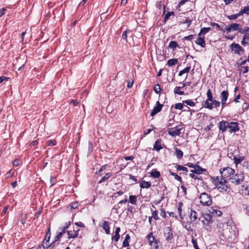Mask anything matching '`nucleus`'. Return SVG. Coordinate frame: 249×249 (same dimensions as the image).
I'll use <instances>...</instances> for the list:
<instances>
[{
  "instance_id": "obj_1",
  "label": "nucleus",
  "mask_w": 249,
  "mask_h": 249,
  "mask_svg": "<svg viewBox=\"0 0 249 249\" xmlns=\"http://www.w3.org/2000/svg\"><path fill=\"white\" fill-rule=\"evenodd\" d=\"M211 179L219 192L229 193L231 191V188L226 185L227 180L225 179L219 178L218 177H213Z\"/></svg>"
},
{
  "instance_id": "obj_2",
  "label": "nucleus",
  "mask_w": 249,
  "mask_h": 249,
  "mask_svg": "<svg viewBox=\"0 0 249 249\" xmlns=\"http://www.w3.org/2000/svg\"><path fill=\"white\" fill-rule=\"evenodd\" d=\"M200 202L203 205L209 206L212 203L211 196L206 193H202L199 196Z\"/></svg>"
},
{
  "instance_id": "obj_3",
  "label": "nucleus",
  "mask_w": 249,
  "mask_h": 249,
  "mask_svg": "<svg viewBox=\"0 0 249 249\" xmlns=\"http://www.w3.org/2000/svg\"><path fill=\"white\" fill-rule=\"evenodd\" d=\"M234 170L230 167L221 168L220 170L221 174L220 178L225 179L227 178L230 177L231 175L234 174Z\"/></svg>"
},
{
  "instance_id": "obj_4",
  "label": "nucleus",
  "mask_w": 249,
  "mask_h": 249,
  "mask_svg": "<svg viewBox=\"0 0 249 249\" xmlns=\"http://www.w3.org/2000/svg\"><path fill=\"white\" fill-rule=\"evenodd\" d=\"M231 181L235 185L241 184L244 179V176L242 173L232 175L231 177Z\"/></svg>"
},
{
  "instance_id": "obj_5",
  "label": "nucleus",
  "mask_w": 249,
  "mask_h": 249,
  "mask_svg": "<svg viewBox=\"0 0 249 249\" xmlns=\"http://www.w3.org/2000/svg\"><path fill=\"white\" fill-rule=\"evenodd\" d=\"M230 48L231 51L234 53L238 55H241V53H243L244 52V50L240 46L239 44L233 43L230 45Z\"/></svg>"
},
{
  "instance_id": "obj_6",
  "label": "nucleus",
  "mask_w": 249,
  "mask_h": 249,
  "mask_svg": "<svg viewBox=\"0 0 249 249\" xmlns=\"http://www.w3.org/2000/svg\"><path fill=\"white\" fill-rule=\"evenodd\" d=\"M239 124L238 122L229 121L228 126L229 132L231 133L238 131L240 129Z\"/></svg>"
},
{
  "instance_id": "obj_7",
  "label": "nucleus",
  "mask_w": 249,
  "mask_h": 249,
  "mask_svg": "<svg viewBox=\"0 0 249 249\" xmlns=\"http://www.w3.org/2000/svg\"><path fill=\"white\" fill-rule=\"evenodd\" d=\"M164 236L167 240H171L173 237L172 230L170 227H166L164 230Z\"/></svg>"
},
{
  "instance_id": "obj_8",
  "label": "nucleus",
  "mask_w": 249,
  "mask_h": 249,
  "mask_svg": "<svg viewBox=\"0 0 249 249\" xmlns=\"http://www.w3.org/2000/svg\"><path fill=\"white\" fill-rule=\"evenodd\" d=\"M79 230V229L76 228V229H73V230L68 231V238L69 239L76 238L78 236Z\"/></svg>"
},
{
  "instance_id": "obj_9",
  "label": "nucleus",
  "mask_w": 249,
  "mask_h": 249,
  "mask_svg": "<svg viewBox=\"0 0 249 249\" xmlns=\"http://www.w3.org/2000/svg\"><path fill=\"white\" fill-rule=\"evenodd\" d=\"M228 122L229 121H222L218 124V128L222 132L228 130Z\"/></svg>"
},
{
  "instance_id": "obj_10",
  "label": "nucleus",
  "mask_w": 249,
  "mask_h": 249,
  "mask_svg": "<svg viewBox=\"0 0 249 249\" xmlns=\"http://www.w3.org/2000/svg\"><path fill=\"white\" fill-rule=\"evenodd\" d=\"M181 129L177 128V126L175 127L169 128L168 130V134L172 136H179L180 133Z\"/></svg>"
},
{
  "instance_id": "obj_11",
  "label": "nucleus",
  "mask_w": 249,
  "mask_h": 249,
  "mask_svg": "<svg viewBox=\"0 0 249 249\" xmlns=\"http://www.w3.org/2000/svg\"><path fill=\"white\" fill-rule=\"evenodd\" d=\"M163 105L160 104L159 102V101L157 102L156 106L154 107L152 110L151 111L150 113V115L152 116H154L157 113L159 112L162 107Z\"/></svg>"
},
{
  "instance_id": "obj_12",
  "label": "nucleus",
  "mask_w": 249,
  "mask_h": 249,
  "mask_svg": "<svg viewBox=\"0 0 249 249\" xmlns=\"http://www.w3.org/2000/svg\"><path fill=\"white\" fill-rule=\"evenodd\" d=\"M205 169L200 167L198 165H196V166L194 168L193 170H191L192 173H195L197 175L202 174L203 172L205 171Z\"/></svg>"
},
{
  "instance_id": "obj_13",
  "label": "nucleus",
  "mask_w": 249,
  "mask_h": 249,
  "mask_svg": "<svg viewBox=\"0 0 249 249\" xmlns=\"http://www.w3.org/2000/svg\"><path fill=\"white\" fill-rule=\"evenodd\" d=\"M162 149V147L161 146V141L160 140H158L156 141L154 144V148L153 149L159 151L160 150Z\"/></svg>"
},
{
  "instance_id": "obj_14",
  "label": "nucleus",
  "mask_w": 249,
  "mask_h": 249,
  "mask_svg": "<svg viewBox=\"0 0 249 249\" xmlns=\"http://www.w3.org/2000/svg\"><path fill=\"white\" fill-rule=\"evenodd\" d=\"M102 228L105 231L106 234H110V226L107 221H104Z\"/></svg>"
},
{
  "instance_id": "obj_15",
  "label": "nucleus",
  "mask_w": 249,
  "mask_h": 249,
  "mask_svg": "<svg viewBox=\"0 0 249 249\" xmlns=\"http://www.w3.org/2000/svg\"><path fill=\"white\" fill-rule=\"evenodd\" d=\"M196 43L201 46L202 47H205V41L204 40V37H201V36H199V37L197 38L196 41Z\"/></svg>"
},
{
  "instance_id": "obj_16",
  "label": "nucleus",
  "mask_w": 249,
  "mask_h": 249,
  "mask_svg": "<svg viewBox=\"0 0 249 249\" xmlns=\"http://www.w3.org/2000/svg\"><path fill=\"white\" fill-rule=\"evenodd\" d=\"M190 218L192 222L197 221V213L195 211L191 210L190 214Z\"/></svg>"
},
{
  "instance_id": "obj_17",
  "label": "nucleus",
  "mask_w": 249,
  "mask_h": 249,
  "mask_svg": "<svg viewBox=\"0 0 249 249\" xmlns=\"http://www.w3.org/2000/svg\"><path fill=\"white\" fill-rule=\"evenodd\" d=\"M229 97L228 90H223L220 94L221 100L227 101Z\"/></svg>"
},
{
  "instance_id": "obj_18",
  "label": "nucleus",
  "mask_w": 249,
  "mask_h": 249,
  "mask_svg": "<svg viewBox=\"0 0 249 249\" xmlns=\"http://www.w3.org/2000/svg\"><path fill=\"white\" fill-rule=\"evenodd\" d=\"M231 31H238L241 25L238 23H233L230 24Z\"/></svg>"
},
{
  "instance_id": "obj_19",
  "label": "nucleus",
  "mask_w": 249,
  "mask_h": 249,
  "mask_svg": "<svg viewBox=\"0 0 249 249\" xmlns=\"http://www.w3.org/2000/svg\"><path fill=\"white\" fill-rule=\"evenodd\" d=\"M203 107L205 108H208L210 110L213 109V107L212 106V102H211V100H208V99H207L205 101V102L203 104Z\"/></svg>"
},
{
  "instance_id": "obj_20",
  "label": "nucleus",
  "mask_w": 249,
  "mask_h": 249,
  "mask_svg": "<svg viewBox=\"0 0 249 249\" xmlns=\"http://www.w3.org/2000/svg\"><path fill=\"white\" fill-rule=\"evenodd\" d=\"M147 240L151 246H153V244L154 243L155 238L153 235L152 232H150L148 234L147 236Z\"/></svg>"
},
{
  "instance_id": "obj_21",
  "label": "nucleus",
  "mask_w": 249,
  "mask_h": 249,
  "mask_svg": "<svg viewBox=\"0 0 249 249\" xmlns=\"http://www.w3.org/2000/svg\"><path fill=\"white\" fill-rule=\"evenodd\" d=\"M127 202V199L126 198H125L124 200H122L120 201L117 205H115L113 207V210H115L117 212V211L120 208V206L119 205L122 204L123 203H126Z\"/></svg>"
},
{
  "instance_id": "obj_22",
  "label": "nucleus",
  "mask_w": 249,
  "mask_h": 249,
  "mask_svg": "<svg viewBox=\"0 0 249 249\" xmlns=\"http://www.w3.org/2000/svg\"><path fill=\"white\" fill-rule=\"evenodd\" d=\"M205 221H207V224H210L213 222V217L210 214H205L203 216Z\"/></svg>"
},
{
  "instance_id": "obj_23",
  "label": "nucleus",
  "mask_w": 249,
  "mask_h": 249,
  "mask_svg": "<svg viewBox=\"0 0 249 249\" xmlns=\"http://www.w3.org/2000/svg\"><path fill=\"white\" fill-rule=\"evenodd\" d=\"M151 185V183L149 181L143 180L141 182L140 187L142 188H149Z\"/></svg>"
},
{
  "instance_id": "obj_24",
  "label": "nucleus",
  "mask_w": 249,
  "mask_h": 249,
  "mask_svg": "<svg viewBox=\"0 0 249 249\" xmlns=\"http://www.w3.org/2000/svg\"><path fill=\"white\" fill-rule=\"evenodd\" d=\"M130 240V237L129 234H126L125 239L123 243V247H125L129 246V241Z\"/></svg>"
},
{
  "instance_id": "obj_25",
  "label": "nucleus",
  "mask_w": 249,
  "mask_h": 249,
  "mask_svg": "<svg viewBox=\"0 0 249 249\" xmlns=\"http://www.w3.org/2000/svg\"><path fill=\"white\" fill-rule=\"evenodd\" d=\"M211 30V28L210 27H203L201 28L200 32L198 34V36H201L202 35H204L205 34L208 33Z\"/></svg>"
},
{
  "instance_id": "obj_26",
  "label": "nucleus",
  "mask_w": 249,
  "mask_h": 249,
  "mask_svg": "<svg viewBox=\"0 0 249 249\" xmlns=\"http://www.w3.org/2000/svg\"><path fill=\"white\" fill-rule=\"evenodd\" d=\"M175 155H176V157H177V158L179 159L182 158L183 156V152L181 150L178 149L177 148H175Z\"/></svg>"
},
{
  "instance_id": "obj_27",
  "label": "nucleus",
  "mask_w": 249,
  "mask_h": 249,
  "mask_svg": "<svg viewBox=\"0 0 249 249\" xmlns=\"http://www.w3.org/2000/svg\"><path fill=\"white\" fill-rule=\"evenodd\" d=\"M160 173L156 169H153L151 172V176L154 178H158L160 177Z\"/></svg>"
},
{
  "instance_id": "obj_28",
  "label": "nucleus",
  "mask_w": 249,
  "mask_h": 249,
  "mask_svg": "<svg viewBox=\"0 0 249 249\" xmlns=\"http://www.w3.org/2000/svg\"><path fill=\"white\" fill-rule=\"evenodd\" d=\"M177 59H171L167 61V65L169 67H171L176 65L178 63Z\"/></svg>"
},
{
  "instance_id": "obj_29",
  "label": "nucleus",
  "mask_w": 249,
  "mask_h": 249,
  "mask_svg": "<svg viewBox=\"0 0 249 249\" xmlns=\"http://www.w3.org/2000/svg\"><path fill=\"white\" fill-rule=\"evenodd\" d=\"M244 160V158L242 156H239L237 157L236 156L233 157V160L234 161V163L237 165L240 163Z\"/></svg>"
},
{
  "instance_id": "obj_30",
  "label": "nucleus",
  "mask_w": 249,
  "mask_h": 249,
  "mask_svg": "<svg viewBox=\"0 0 249 249\" xmlns=\"http://www.w3.org/2000/svg\"><path fill=\"white\" fill-rule=\"evenodd\" d=\"M182 87H176L174 90V92L175 94H178L180 95H183L184 94V92L180 90V89H182Z\"/></svg>"
},
{
  "instance_id": "obj_31",
  "label": "nucleus",
  "mask_w": 249,
  "mask_h": 249,
  "mask_svg": "<svg viewBox=\"0 0 249 249\" xmlns=\"http://www.w3.org/2000/svg\"><path fill=\"white\" fill-rule=\"evenodd\" d=\"M240 14L241 15H243V14H249V5L247 6H246L244 7L240 12Z\"/></svg>"
},
{
  "instance_id": "obj_32",
  "label": "nucleus",
  "mask_w": 249,
  "mask_h": 249,
  "mask_svg": "<svg viewBox=\"0 0 249 249\" xmlns=\"http://www.w3.org/2000/svg\"><path fill=\"white\" fill-rule=\"evenodd\" d=\"M178 47V45L177 42L176 41H171L168 45V48L173 49H175L176 47Z\"/></svg>"
},
{
  "instance_id": "obj_33",
  "label": "nucleus",
  "mask_w": 249,
  "mask_h": 249,
  "mask_svg": "<svg viewBox=\"0 0 249 249\" xmlns=\"http://www.w3.org/2000/svg\"><path fill=\"white\" fill-rule=\"evenodd\" d=\"M129 201L130 203L136 205L137 197L136 196H130L129 197Z\"/></svg>"
},
{
  "instance_id": "obj_34",
  "label": "nucleus",
  "mask_w": 249,
  "mask_h": 249,
  "mask_svg": "<svg viewBox=\"0 0 249 249\" xmlns=\"http://www.w3.org/2000/svg\"><path fill=\"white\" fill-rule=\"evenodd\" d=\"M111 176V174L110 173H107L105 176H104L99 181V183H101L105 181L108 178H109Z\"/></svg>"
},
{
  "instance_id": "obj_35",
  "label": "nucleus",
  "mask_w": 249,
  "mask_h": 249,
  "mask_svg": "<svg viewBox=\"0 0 249 249\" xmlns=\"http://www.w3.org/2000/svg\"><path fill=\"white\" fill-rule=\"evenodd\" d=\"M191 67H187L184 69L180 71L178 73V76H181L185 73H188L190 70Z\"/></svg>"
},
{
  "instance_id": "obj_36",
  "label": "nucleus",
  "mask_w": 249,
  "mask_h": 249,
  "mask_svg": "<svg viewBox=\"0 0 249 249\" xmlns=\"http://www.w3.org/2000/svg\"><path fill=\"white\" fill-rule=\"evenodd\" d=\"M169 173H170V174L171 176L174 177L175 178L176 180L179 181V182H181L182 181L181 178L180 176H178L176 173H174V172H172L171 171H169Z\"/></svg>"
},
{
  "instance_id": "obj_37",
  "label": "nucleus",
  "mask_w": 249,
  "mask_h": 249,
  "mask_svg": "<svg viewBox=\"0 0 249 249\" xmlns=\"http://www.w3.org/2000/svg\"><path fill=\"white\" fill-rule=\"evenodd\" d=\"M241 15L240 14L239 12L236 14H233L230 16H228L227 17L228 18H229L230 20H235L236 18H237L239 16H240Z\"/></svg>"
},
{
  "instance_id": "obj_38",
  "label": "nucleus",
  "mask_w": 249,
  "mask_h": 249,
  "mask_svg": "<svg viewBox=\"0 0 249 249\" xmlns=\"http://www.w3.org/2000/svg\"><path fill=\"white\" fill-rule=\"evenodd\" d=\"M183 103H185L188 106L191 107H194L196 105V103L191 100H186L183 101Z\"/></svg>"
},
{
  "instance_id": "obj_39",
  "label": "nucleus",
  "mask_w": 249,
  "mask_h": 249,
  "mask_svg": "<svg viewBox=\"0 0 249 249\" xmlns=\"http://www.w3.org/2000/svg\"><path fill=\"white\" fill-rule=\"evenodd\" d=\"M183 205V203L182 202H179L178 204V212L179 213V216H180V217L181 219H183V217L181 215V211H182V209H181V207H182V206Z\"/></svg>"
},
{
  "instance_id": "obj_40",
  "label": "nucleus",
  "mask_w": 249,
  "mask_h": 249,
  "mask_svg": "<svg viewBox=\"0 0 249 249\" xmlns=\"http://www.w3.org/2000/svg\"><path fill=\"white\" fill-rule=\"evenodd\" d=\"M207 99H208V100H211V102L213 101V95H212V92H211V90L210 89H209L207 90Z\"/></svg>"
},
{
  "instance_id": "obj_41",
  "label": "nucleus",
  "mask_w": 249,
  "mask_h": 249,
  "mask_svg": "<svg viewBox=\"0 0 249 249\" xmlns=\"http://www.w3.org/2000/svg\"><path fill=\"white\" fill-rule=\"evenodd\" d=\"M212 106L213 107H220V102L219 101H218L216 100H213V101H211Z\"/></svg>"
},
{
  "instance_id": "obj_42",
  "label": "nucleus",
  "mask_w": 249,
  "mask_h": 249,
  "mask_svg": "<svg viewBox=\"0 0 249 249\" xmlns=\"http://www.w3.org/2000/svg\"><path fill=\"white\" fill-rule=\"evenodd\" d=\"M171 15H174V13L173 12H167V14L165 15L164 19V22H166L169 18Z\"/></svg>"
},
{
  "instance_id": "obj_43",
  "label": "nucleus",
  "mask_w": 249,
  "mask_h": 249,
  "mask_svg": "<svg viewBox=\"0 0 249 249\" xmlns=\"http://www.w3.org/2000/svg\"><path fill=\"white\" fill-rule=\"evenodd\" d=\"M190 177L191 178H194L195 179H197L199 180H202L201 177L199 176V175H195L194 174H190Z\"/></svg>"
},
{
  "instance_id": "obj_44",
  "label": "nucleus",
  "mask_w": 249,
  "mask_h": 249,
  "mask_svg": "<svg viewBox=\"0 0 249 249\" xmlns=\"http://www.w3.org/2000/svg\"><path fill=\"white\" fill-rule=\"evenodd\" d=\"M153 90L156 93H159L162 89L159 84H158L154 87Z\"/></svg>"
},
{
  "instance_id": "obj_45",
  "label": "nucleus",
  "mask_w": 249,
  "mask_h": 249,
  "mask_svg": "<svg viewBox=\"0 0 249 249\" xmlns=\"http://www.w3.org/2000/svg\"><path fill=\"white\" fill-rule=\"evenodd\" d=\"M176 168L178 171L182 170V171H188L187 168L184 167L180 165H177L176 166Z\"/></svg>"
},
{
  "instance_id": "obj_46",
  "label": "nucleus",
  "mask_w": 249,
  "mask_h": 249,
  "mask_svg": "<svg viewBox=\"0 0 249 249\" xmlns=\"http://www.w3.org/2000/svg\"><path fill=\"white\" fill-rule=\"evenodd\" d=\"M50 237V229H49L48 231L46 233V237H45V240H46V242H45L44 244H46V246H48V244H47V243L49 242Z\"/></svg>"
},
{
  "instance_id": "obj_47",
  "label": "nucleus",
  "mask_w": 249,
  "mask_h": 249,
  "mask_svg": "<svg viewBox=\"0 0 249 249\" xmlns=\"http://www.w3.org/2000/svg\"><path fill=\"white\" fill-rule=\"evenodd\" d=\"M249 68L248 66H241L240 71L243 73H247L249 71Z\"/></svg>"
},
{
  "instance_id": "obj_48",
  "label": "nucleus",
  "mask_w": 249,
  "mask_h": 249,
  "mask_svg": "<svg viewBox=\"0 0 249 249\" xmlns=\"http://www.w3.org/2000/svg\"><path fill=\"white\" fill-rule=\"evenodd\" d=\"M152 216L154 219L156 220H157L158 219H159V217L158 216V211L155 210V211H153V212L152 213Z\"/></svg>"
},
{
  "instance_id": "obj_49",
  "label": "nucleus",
  "mask_w": 249,
  "mask_h": 249,
  "mask_svg": "<svg viewBox=\"0 0 249 249\" xmlns=\"http://www.w3.org/2000/svg\"><path fill=\"white\" fill-rule=\"evenodd\" d=\"M47 143L48 145L49 146H53L55 145L56 143V142L55 140H50L47 141Z\"/></svg>"
},
{
  "instance_id": "obj_50",
  "label": "nucleus",
  "mask_w": 249,
  "mask_h": 249,
  "mask_svg": "<svg viewBox=\"0 0 249 249\" xmlns=\"http://www.w3.org/2000/svg\"><path fill=\"white\" fill-rule=\"evenodd\" d=\"M183 106L182 103H177L175 105V108L177 109L182 110L183 109Z\"/></svg>"
},
{
  "instance_id": "obj_51",
  "label": "nucleus",
  "mask_w": 249,
  "mask_h": 249,
  "mask_svg": "<svg viewBox=\"0 0 249 249\" xmlns=\"http://www.w3.org/2000/svg\"><path fill=\"white\" fill-rule=\"evenodd\" d=\"M71 209H75L78 208L79 204L77 202L71 203L70 205Z\"/></svg>"
},
{
  "instance_id": "obj_52",
  "label": "nucleus",
  "mask_w": 249,
  "mask_h": 249,
  "mask_svg": "<svg viewBox=\"0 0 249 249\" xmlns=\"http://www.w3.org/2000/svg\"><path fill=\"white\" fill-rule=\"evenodd\" d=\"M120 238V234L118 233H115V235L112 237V240L117 242Z\"/></svg>"
},
{
  "instance_id": "obj_53",
  "label": "nucleus",
  "mask_w": 249,
  "mask_h": 249,
  "mask_svg": "<svg viewBox=\"0 0 249 249\" xmlns=\"http://www.w3.org/2000/svg\"><path fill=\"white\" fill-rule=\"evenodd\" d=\"M195 36V35H189L188 36H185L183 39L184 40H192L194 38V37Z\"/></svg>"
},
{
  "instance_id": "obj_54",
  "label": "nucleus",
  "mask_w": 249,
  "mask_h": 249,
  "mask_svg": "<svg viewBox=\"0 0 249 249\" xmlns=\"http://www.w3.org/2000/svg\"><path fill=\"white\" fill-rule=\"evenodd\" d=\"M213 126V124L212 123H211L209 125L204 128V130L205 131L208 132L210 130Z\"/></svg>"
},
{
  "instance_id": "obj_55",
  "label": "nucleus",
  "mask_w": 249,
  "mask_h": 249,
  "mask_svg": "<svg viewBox=\"0 0 249 249\" xmlns=\"http://www.w3.org/2000/svg\"><path fill=\"white\" fill-rule=\"evenodd\" d=\"M210 24L212 26L215 27L218 30H222V28H220L219 25L216 23L211 22L210 23Z\"/></svg>"
},
{
  "instance_id": "obj_56",
  "label": "nucleus",
  "mask_w": 249,
  "mask_h": 249,
  "mask_svg": "<svg viewBox=\"0 0 249 249\" xmlns=\"http://www.w3.org/2000/svg\"><path fill=\"white\" fill-rule=\"evenodd\" d=\"M212 213H213V215H216L218 216H221L222 214V212L220 211L215 210H213V212Z\"/></svg>"
},
{
  "instance_id": "obj_57",
  "label": "nucleus",
  "mask_w": 249,
  "mask_h": 249,
  "mask_svg": "<svg viewBox=\"0 0 249 249\" xmlns=\"http://www.w3.org/2000/svg\"><path fill=\"white\" fill-rule=\"evenodd\" d=\"M248 41H247V37L246 35H244L243 37V40L242 41V44L244 46H245L246 44H248Z\"/></svg>"
},
{
  "instance_id": "obj_58",
  "label": "nucleus",
  "mask_w": 249,
  "mask_h": 249,
  "mask_svg": "<svg viewBox=\"0 0 249 249\" xmlns=\"http://www.w3.org/2000/svg\"><path fill=\"white\" fill-rule=\"evenodd\" d=\"M192 242L193 244L194 247L195 248V249H200L198 248L196 240L194 239V238H192Z\"/></svg>"
},
{
  "instance_id": "obj_59",
  "label": "nucleus",
  "mask_w": 249,
  "mask_h": 249,
  "mask_svg": "<svg viewBox=\"0 0 249 249\" xmlns=\"http://www.w3.org/2000/svg\"><path fill=\"white\" fill-rule=\"evenodd\" d=\"M221 31H223L224 33L225 32H227V33L231 32V29L230 25L226 26V27L225 28V29L223 30V29H222Z\"/></svg>"
},
{
  "instance_id": "obj_60",
  "label": "nucleus",
  "mask_w": 249,
  "mask_h": 249,
  "mask_svg": "<svg viewBox=\"0 0 249 249\" xmlns=\"http://www.w3.org/2000/svg\"><path fill=\"white\" fill-rule=\"evenodd\" d=\"M127 88L128 89H130L133 86L134 81L133 80H130L127 81Z\"/></svg>"
},
{
  "instance_id": "obj_61",
  "label": "nucleus",
  "mask_w": 249,
  "mask_h": 249,
  "mask_svg": "<svg viewBox=\"0 0 249 249\" xmlns=\"http://www.w3.org/2000/svg\"><path fill=\"white\" fill-rule=\"evenodd\" d=\"M191 22H192V20L189 18H187L184 21H183L182 23L183 24L187 23L188 24L187 28H188L190 27V26L191 24Z\"/></svg>"
},
{
  "instance_id": "obj_62",
  "label": "nucleus",
  "mask_w": 249,
  "mask_h": 249,
  "mask_svg": "<svg viewBox=\"0 0 249 249\" xmlns=\"http://www.w3.org/2000/svg\"><path fill=\"white\" fill-rule=\"evenodd\" d=\"M160 215L163 218H166V213L163 208L160 209Z\"/></svg>"
},
{
  "instance_id": "obj_63",
  "label": "nucleus",
  "mask_w": 249,
  "mask_h": 249,
  "mask_svg": "<svg viewBox=\"0 0 249 249\" xmlns=\"http://www.w3.org/2000/svg\"><path fill=\"white\" fill-rule=\"evenodd\" d=\"M158 243V240H155L154 241V243L153 244V246L151 247L154 248L155 249H159Z\"/></svg>"
},
{
  "instance_id": "obj_64",
  "label": "nucleus",
  "mask_w": 249,
  "mask_h": 249,
  "mask_svg": "<svg viewBox=\"0 0 249 249\" xmlns=\"http://www.w3.org/2000/svg\"><path fill=\"white\" fill-rule=\"evenodd\" d=\"M56 182V178L54 177H51L50 178V182L51 183V186H53Z\"/></svg>"
}]
</instances>
